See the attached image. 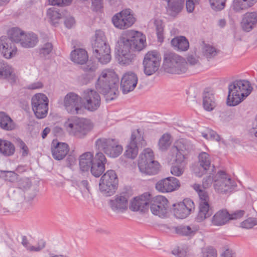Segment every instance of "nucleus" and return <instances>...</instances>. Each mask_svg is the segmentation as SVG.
Wrapping results in <instances>:
<instances>
[{
  "instance_id": "f257e3e1",
  "label": "nucleus",
  "mask_w": 257,
  "mask_h": 257,
  "mask_svg": "<svg viewBox=\"0 0 257 257\" xmlns=\"http://www.w3.org/2000/svg\"><path fill=\"white\" fill-rule=\"evenodd\" d=\"M146 46V37L141 32L127 31L120 36L116 49L118 52V61L123 65L131 64L134 60L132 51H140Z\"/></svg>"
},
{
  "instance_id": "f03ea898",
  "label": "nucleus",
  "mask_w": 257,
  "mask_h": 257,
  "mask_svg": "<svg viewBox=\"0 0 257 257\" xmlns=\"http://www.w3.org/2000/svg\"><path fill=\"white\" fill-rule=\"evenodd\" d=\"M119 79L113 71H103L98 78L96 88L102 93L106 102L115 99L119 93Z\"/></svg>"
},
{
  "instance_id": "7ed1b4c3",
  "label": "nucleus",
  "mask_w": 257,
  "mask_h": 257,
  "mask_svg": "<svg viewBox=\"0 0 257 257\" xmlns=\"http://www.w3.org/2000/svg\"><path fill=\"white\" fill-rule=\"evenodd\" d=\"M252 90L249 81L245 80L234 81L228 86L227 104L237 105L251 93Z\"/></svg>"
},
{
  "instance_id": "20e7f679",
  "label": "nucleus",
  "mask_w": 257,
  "mask_h": 257,
  "mask_svg": "<svg viewBox=\"0 0 257 257\" xmlns=\"http://www.w3.org/2000/svg\"><path fill=\"white\" fill-rule=\"evenodd\" d=\"M92 47L93 55L100 63L106 64L110 62L111 59L110 48L102 31L98 30L95 31V40Z\"/></svg>"
},
{
  "instance_id": "39448f33",
  "label": "nucleus",
  "mask_w": 257,
  "mask_h": 257,
  "mask_svg": "<svg viewBox=\"0 0 257 257\" xmlns=\"http://www.w3.org/2000/svg\"><path fill=\"white\" fill-rule=\"evenodd\" d=\"M67 131L78 138H84L93 128L91 121L84 118L72 117L64 123Z\"/></svg>"
},
{
  "instance_id": "423d86ee",
  "label": "nucleus",
  "mask_w": 257,
  "mask_h": 257,
  "mask_svg": "<svg viewBox=\"0 0 257 257\" xmlns=\"http://www.w3.org/2000/svg\"><path fill=\"white\" fill-rule=\"evenodd\" d=\"M138 165L141 172L149 175L157 174L160 170V164L154 160L153 152L150 148L140 154Z\"/></svg>"
},
{
  "instance_id": "0eeeda50",
  "label": "nucleus",
  "mask_w": 257,
  "mask_h": 257,
  "mask_svg": "<svg viewBox=\"0 0 257 257\" xmlns=\"http://www.w3.org/2000/svg\"><path fill=\"white\" fill-rule=\"evenodd\" d=\"M187 66L185 60L178 54L169 52L164 55L163 67L166 72L180 74L186 71Z\"/></svg>"
},
{
  "instance_id": "6e6552de",
  "label": "nucleus",
  "mask_w": 257,
  "mask_h": 257,
  "mask_svg": "<svg viewBox=\"0 0 257 257\" xmlns=\"http://www.w3.org/2000/svg\"><path fill=\"white\" fill-rule=\"evenodd\" d=\"M96 147L98 150L103 151L108 157L116 158L122 153V147L118 142L113 139L100 138L95 142Z\"/></svg>"
},
{
  "instance_id": "1a4fd4ad",
  "label": "nucleus",
  "mask_w": 257,
  "mask_h": 257,
  "mask_svg": "<svg viewBox=\"0 0 257 257\" xmlns=\"http://www.w3.org/2000/svg\"><path fill=\"white\" fill-rule=\"evenodd\" d=\"M118 178L114 170H109L101 177L99 182V189L106 196L113 195L117 188Z\"/></svg>"
},
{
  "instance_id": "9d476101",
  "label": "nucleus",
  "mask_w": 257,
  "mask_h": 257,
  "mask_svg": "<svg viewBox=\"0 0 257 257\" xmlns=\"http://www.w3.org/2000/svg\"><path fill=\"white\" fill-rule=\"evenodd\" d=\"M213 186L216 192L223 194L231 192L236 186L234 182L222 171H219L214 177Z\"/></svg>"
},
{
  "instance_id": "9b49d317",
  "label": "nucleus",
  "mask_w": 257,
  "mask_h": 257,
  "mask_svg": "<svg viewBox=\"0 0 257 257\" xmlns=\"http://www.w3.org/2000/svg\"><path fill=\"white\" fill-rule=\"evenodd\" d=\"M161 60V57L157 51L148 52L145 55L143 62L145 74L150 76L155 73L159 69Z\"/></svg>"
},
{
  "instance_id": "f8f14e48",
  "label": "nucleus",
  "mask_w": 257,
  "mask_h": 257,
  "mask_svg": "<svg viewBox=\"0 0 257 257\" xmlns=\"http://www.w3.org/2000/svg\"><path fill=\"white\" fill-rule=\"evenodd\" d=\"M193 149L191 142L186 139L181 138L175 142L172 150L176 153L175 161L181 164L186 159V156Z\"/></svg>"
},
{
  "instance_id": "ddd939ff",
  "label": "nucleus",
  "mask_w": 257,
  "mask_h": 257,
  "mask_svg": "<svg viewBox=\"0 0 257 257\" xmlns=\"http://www.w3.org/2000/svg\"><path fill=\"white\" fill-rule=\"evenodd\" d=\"M32 106L38 118H44L48 113V98L44 94H36L32 98Z\"/></svg>"
},
{
  "instance_id": "4468645a",
  "label": "nucleus",
  "mask_w": 257,
  "mask_h": 257,
  "mask_svg": "<svg viewBox=\"0 0 257 257\" xmlns=\"http://www.w3.org/2000/svg\"><path fill=\"white\" fill-rule=\"evenodd\" d=\"M146 144V142L139 130L133 132L130 142L124 152V156L129 159H134L138 154L139 148L145 146Z\"/></svg>"
},
{
  "instance_id": "2eb2a0df",
  "label": "nucleus",
  "mask_w": 257,
  "mask_h": 257,
  "mask_svg": "<svg viewBox=\"0 0 257 257\" xmlns=\"http://www.w3.org/2000/svg\"><path fill=\"white\" fill-rule=\"evenodd\" d=\"M81 97L77 94L71 92L64 97L62 105L65 110L72 114H78L81 111Z\"/></svg>"
},
{
  "instance_id": "dca6fc26",
  "label": "nucleus",
  "mask_w": 257,
  "mask_h": 257,
  "mask_svg": "<svg viewBox=\"0 0 257 257\" xmlns=\"http://www.w3.org/2000/svg\"><path fill=\"white\" fill-rule=\"evenodd\" d=\"M113 25L119 29H125L135 22V18L130 9H126L115 14L112 18Z\"/></svg>"
},
{
  "instance_id": "f3484780",
  "label": "nucleus",
  "mask_w": 257,
  "mask_h": 257,
  "mask_svg": "<svg viewBox=\"0 0 257 257\" xmlns=\"http://www.w3.org/2000/svg\"><path fill=\"white\" fill-rule=\"evenodd\" d=\"M81 99L84 108L89 111H94L100 106V96L95 90L90 89L85 90Z\"/></svg>"
},
{
  "instance_id": "a211bd4d",
  "label": "nucleus",
  "mask_w": 257,
  "mask_h": 257,
  "mask_svg": "<svg viewBox=\"0 0 257 257\" xmlns=\"http://www.w3.org/2000/svg\"><path fill=\"white\" fill-rule=\"evenodd\" d=\"M150 206L153 214L164 217L167 214L169 209L168 200L165 197L158 195L150 200Z\"/></svg>"
},
{
  "instance_id": "6ab92c4d",
  "label": "nucleus",
  "mask_w": 257,
  "mask_h": 257,
  "mask_svg": "<svg viewBox=\"0 0 257 257\" xmlns=\"http://www.w3.org/2000/svg\"><path fill=\"white\" fill-rule=\"evenodd\" d=\"M151 195L145 193L141 196L135 197L131 202L130 209L133 211L145 212L150 206Z\"/></svg>"
},
{
  "instance_id": "aec40b11",
  "label": "nucleus",
  "mask_w": 257,
  "mask_h": 257,
  "mask_svg": "<svg viewBox=\"0 0 257 257\" xmlns=\"http://www.w3.org/2000/svg\"><path fill=\"white\" fill-rule=\"evenodd\" d=\"M173 205L175 216L177 218L181 219L187 217L195 208L194 202L189 199H184L183 202Z\"/></svg>"
},
{
  "instance_id": "412c9836",
  "label": "nucleus",
  "mask_w": 257,
  "mask_h": 257,
  "mask_svg": "<svg viewBox=\"0 0 257 257\" xmlns=\"http://www.w3.org/2000/svg\"><path fill=\"white\" fill-rule=\"evenodd\" d=\"M128 196L125 193L115 195L108 201L112 210L117 213H123L127 209Z\"/></svg>"
},
{
  "instance_id": "4be33fe9",
  "label": "nucleus",
  "mask_w": 257,
  "mask_h": 257,
  "mask_svg": "<svg viewBox=\"0 0 257 257\" xmlns=\"http://www.w3.org/2000/svg\"><path fill=\"white\" fill-rule=\"evenodd\" d=\"M138 78L136 73L129 71L125 73L121 79L120 88L123 94L133 91L136 87Z\"/></svg>"
},
{
  "instance_id": "5701e85b",
  "label": "nucleus",
  "mask_w": 257,
  "mask_h": 257,
  "mask_svg": "<svg viewBox=\"0 0 257 257\" xmlns=\"http://www.w3.org/2000/svg\"><path fill=\"white\" fill-rule=\"evenodd\" d=\"M180 187L178 179L173 177H169L158 181L156 184L157 190L161 192H170Z\"/></svg>"
},
{
  "instance_id": "b1692460",
  "label": "nucleus",
  "mask_w": 257,
  "mask_h": 257,
  "mask_svg": "<svg viewBox=\"0 0 257 257\" xmlns=\"http://www.w3.org/2000/svg\"><path fill=\"white\" fill-rule=\"evenodd\" d=\"M106 162V159L102 152H98L96 154L93 162L90 168L93 176L95 177L101 176L104 171Z\"/></svg>"
},
{
  "instance_id": "393cba45",
  "label": "nucleus",
  "mask_w": 257,
  "mask_h": 257,
  "mask_svg": "<svg viewBox=\"0 0 257 257\" xmlns=\"http://www.w3.org/2000/svg\"><path fill=\"white\" fill-rule=\"evenodd\" d=\"M200 171H195L196 175L199 177L207 172L209 174L214 171V165H211L210 156L206 152H201L198 156Z\"/></svg>"
},
{
  "instance_id": "a878e982",
  "label": "nucleus",
  "mask_w": 257,
  "mask_h": 257,
  "mask_svg": "<svg viewBox=\"0 0 257 257\" xmlns=\"http://www.w3.org/2000/svg\"><path fill=\"white\" fill-rule=\"evenodd\" d=\"M0 49L2 50L4 56L7 59H10L15 56L17 49L14 43L6 36L0 38Z\"/></svg>"
},
{
  "instance_id": "bb28decb",
  "label": "nucleus",
  "mask_w": 257,
  "mask_h": 257,
  "mask_svg": "<svg viewBox=\"0 0 257 257\" xmlns=\"http://www.w3.org/2000/svg\"><path fill=\"white\" fill-rule=\"evenodd\" d=\"M51 152L55 159L62 160L69 152L68 145L65 143H59L53 141L51 145Z\"/></svg>"
},
{
  "instance_id": "cd10ccee",
  "label": "nucleus",
  "mask_w": 257,
  "mask_h": 257,
  "mask_svg": "<svg viewBox=\"0 0 257 257\" xmlns=\"http://www.w3.org/2000/svg\"><path fill=\"white\" fill-rule=\"evenodd\" d=\"M257 24V12H247L243 15L241 22V27L244 31L250 32Z\"/></svg>"
},
{
  "instance_id": "c85d7f7f",
  "label": "nucleus",
  "mask_w": 257,
  "mask_h": 257,
  "mask_svg": "<svg viewBox=\"0 0 257 257\" xmlns=\"http://www.w3.org/2000/svg\"><path fill=\"white\" fill-rule=\"evenodd\" d=\"M0 78L7 79L10 83H14L17 80L12 67L3 61H0Z\"/></svg>"
},
{
  "instance_id": "c756f323",
  "label": "nucleus",
  "mask_w": 257,
  "mask_h": 257,
  "mask_svg": "<svg viewBox=\"0 0 257 257\" xmlns=\"http://www.w3.org/2000/svg\"><path fill=\"white\" fill-rule=\"evenodd\" d=\"M171 45L173 49L179 52H184L188 50L189 43L187 38L182 36H176L171 41Z\"/></svg>"
},
{
  "instance_id": "7c9ffc66",
  "label": "nucleus",
  "mask_w": 257,
  "mask_h": 257,
  "mask_svg": "<svg viewBox=\"0 0 257 257\" xmlns=\"http://www.w3.org/2000/svg\"><path fill=\"white\" fill-rule=\"evenodd\" d=\"M71 60L75 63L84 65L88 61V55L85 50L77 48L71 53Z\"/></svg>"
},
{
  "instance_id": "2f4dec72",
  "label": "nucleus",
  "mask_w": 257,
  "mask_h": 257,
  "mask_svg": "<svg viewBox=\"0 0 257 257\" xmlns=\"http://www.w3.org/2000/svg\"><path fill=\"white\" fill-rule=\"evenodd\" d=\"M229 220V213L226 209H221L217 211L212 218V223L216 226H221Z\"/></svg>"
},
{
  "instance_id": "473e14b6",
  "label": "nucleus",
  "mask_w": 257,
  "mask_h": 257,
  "mask_svg": "<svg viewBox=\"0 0 257 257\" xmlns=\"http://www.w3.org/2000/svg\"><path fill=\"white\" fill-rule=\"evenodd\" d=\"M93 155L91 152H86L79 157V167L82 171H88L93 162Z\"/></svg>"
},
{
  "instance_id": "72a5a7b5",
  "label": "nucleus",
  "mask_w": 257,
  "mask_h": 257,
  "mask_svg": "<svg viewBox=\"0 0 257 257\" xmlns=\"http://www.w3.org/2000/svg\"><path fill=\"white\" fill-rule=\"evenodd\" d=\"M38 42L37 35L33 33L24 34L20 43L22 47L30 48L35 47Z\"/></svg>"
},
{
  "instance_id": "f704fd0d",
  "label": "nucleus",
  "mask_w": 257,
  "mask_h": 257,
  "mask_svg": "<svg viewBox=\"0 0 257 257\" xmlns=\"http://www.w3.org/2000/svg\"><path fill=\"white\" fill-rule=\"evenodd\" d=\"M213 213L212 208L208 204H199V211L196 217L197 222H202L206 218L210 217Z\"/></svg>"
},
{
  "instance_id": "c9c22d12",
  "label": "nucleus",
  "mask_w": 257,
  "mask_h": 257,
  "mask_svg": "<svg viewBox=\"0 0 257 257\" xmlns=\"http://www.w3.org/2000/svg\"><path fill=\"white\" fill-rule=\"evenodd\" d=\"M0 127L6 131H12L16 127V124L6 112H0Z\"/></svg>"
},
{
  "instance_id": "e433bc0d",
  "label": "nucleus",
  "mask_w": 257,
  "mask_h": 257,
  "mask_svg": "<svg viewBox=\"0 0 257 257\" xmlns=\"http://www.w3.org/2000/svg\"><path fill=\"white\" fill-rule=\"evenodd\" d=\"M199 230L197 225H180L175 228L176 233L184 236H193Z\"/></svg>"
},
{
  "instance_id": "4c0bfd02",
  "label": "nucleus",
  "mask_w": 257,
  "mask_h": 257,
  "mask_svg": "<svg viewBox=\"0 0 257 257\" xmlns=\"http://www.w3.org/2000/svg\"><path fill=\"white\" fill-rule=\"evenodd\" d=\"M203 105L205 110L210 111L216 106L213 94L209 92L204 91L203 96Z\"/></svg>"
},
{
  "instance_id": "58836bf2",
  "label": "nucleus",
  "mask_w": 257,
  "mask_h": 257,
  "mask_svg": "<svg viewBox=\"0 0 257 257\" xmlns=\"http://www.w3.org/2000/svg\"><path fill=\"white\" fill-rule=\"evenodd\" d=\"M15 152L14 145L10 141L0 139V153L6 156L13 155Z\"/></svg>"
},
{
  "instance_id": "ea45409f",
  "label": "nucleus",
  "mask_w": 257,
  "mask_h": 257,
  "mask_svg": "<svg viewBox=\"0 0 257 257\" xmlns=\"http://www.w3.org/2000/svg\"><path fill=\"white\" fill-rule=\"evenodd\" d=\"M193 189L198 193L200 198L199 204H208L209 203V197L207 192L205 189H202L201 185L198 184H194L193 185Z\"/></svg>"
},
{
  "instance_id": "a19ab883",
  "label": "nucleus",
  "mask_w": 257,
  "mask_h": 257,
  "mask_svg": "<svg viewBox=\"0 0 257 257\" xmlns=\"http://www.w3.org/2000/svg\"><path fill=\"white\" fill-rule=\"evenodd\" d=\"M24 33L18 28H13L9 31V39L12 43H19Z\"/></svg>"
},
{
  "instance_id": "79ce46f5",
  "label": "nucleus",
  "mask_w": 257,
  "mask_h": 257,
  "mask_svg": "<svg viewBox=\"0 0 257 257\" xmlns=\"http://www.w3.org/2000/svg\"><path fill=\"white\" fill-rule=\"evenodd\" d=\"M47 16L50 19L52 24L55 26L58 23L64 14H61L59 11L55 8H51L47 11Z\"/></svg>"
},
{
  "instance_id": "37998d69",
  "label": "nucleus",
  "mask_w": 257,
  "mask_h": 257,
  "mask_svg": "<svg viewBox=\"0 0 257 257\" xmlns=\"http://www.w3.org/2000/svg\"><path fill=\"white\" fill-rule=\"evenodd\" d=\"M153 23L155 27L158 40L160 42H162L164 39V26L163 22L160 20L155 19Z\"/></svg>"
},
{
  "instance_id": "c03bdc74",
  "label": "nucleus",
  "mask_w": 257,
  "mask_h": 257,
  "mask_svg": "<svg viewBox=\"0 0 257 257\" xmlns=\"http://www.w3.org/2000/svg\"><path fill=\"white\" fill-rule=\"evenodd\" d=\"M170 136L168 134H164L159 141V147L162 151L166 150L171 144Z\"/></svg>"
},
{
  "instance_id": "a18cd8bd",
  "label": "nucleus",
  "mask_w": 257,
  "mask_h": 257,
  "mask_svg": "<svg viewBox=\"0 0 257 257\" xmlns=\"http://www.w3.org/2000/svg\"><path fill=\"white\" fill-rule=\"evenodd\" d=\"M209 2L212 9L220 11L224 8L226 0H209Z\"/></svg>"
},
{
  "instance_id": "49530a36",
  "label": "nucleus",
  "mask_w": 257,
  "mask_h": 257,
  "mask_svg": "<svg viewBox=\"0 0 257 257\" xmlns=\"http://www.w3.org/2000/svg\"><path fill=\"white\" fill-rule=\"evenodd\" d=\"M203 55L207 58H211L217 54L216 49L209 45H205L202 50Z\"/></svg>"
},
{
  "instance_id": "de8ad7c7",
  "label": "nucleus",
  "mask_w": 257,
  "mask_h": 257,
  "mask_svg": "<svg viewBox=\"0 0 257 257\" xmlns=\"http://www.w3.org/2000/svg\"><path fill=\"white\" fill-rule=\"evenodd\" d=\"M232 7L236 12L250 8L246 2L243 0H234Z\"/></svg>"
},
{
  "instance_id": "09e8293b",
  "label": "nucleus",
  "mask_w": 257,
  "mask_h": 257,
  "mask_svg": "<svg viewBox=\"0 0 257 257\" xmlns=\"http://www.w3.org/2000/svg\"><path fill=\"white\" fill-rule=\"evenodd\" d=\"M256 225H257V219L252 217L248 218L240 223V226L245 229L252 228Z\"/></svg>"
},
{
  "instance_id": "8fccbe9b",
  "label": "nucleus",
  "mask_w": 257,
  "mask_h": 257,
  "mask_svg": "<svg viewBox=\"0 0 257 257\" xmlns=\"http://www.w3.org/2000/svg\"><path fill=\"white\" fill-rule=\"evenodd\" d=\"M97 68V65L95 62L88 61L85 65L82 66V69L87 73H93Z\"/></svg>"
},
{
  "instance_id": "3c124183",
  "label": "nucleus",
  "mask_w": 257,
  "mask_h": 257,
  "mask_svg": "<svg viewBox=\"0 0 257 257\" xmlns=\"http://www.w3.org/2000/svg\"><path fill=\"white\" fill-rule=\"evenodd\" d=\"M18 185L20 188L24 190L26 192L31 189L32 183L29 178H24L19 181Z\"/></svg>"
},
{
  "instance_id": "603ef678",
  "label": "nucleus",
  "mask_w": 257,
  "mask_h": 257,
  "mask_svg": "<svg viewBox=\"0 0 257 257\" xmlns=\"http://www.w3.org/2000/svg\"><path fill=\"white\" fill-rule=\"evenodd\" d=\"M17 146L22 151V156L25 157L27 156L29 153V149L26 144L21 139H17Z\"/></svg>"
},
{
  "instance_id": "864d4df0",
  "label": "nucleus",
  "mask_w": 257,
  "mask_h": 257,
  "mask_svg": "<svg viewBox=\"0 0 257 257\" xmlns=\"http://www.w3.org/2000/svg\"><path fill=\"white\" fill-rule=\"evenodd\" d=\"M52 49V44L51 43H46L40 49V54L46 56L51 52Z\"/></svg>"
},
{
  "instance_id": "5fc2aeb1",
  "label": "nucleus",
  "mask_w": 257,
  "mask_h": 257,
  "mask_svg": "<svg viewBox=\"0 0 257 257\" xmlns=\"http://www.w3.org/2000/svg\"><path fill=\"white\" fill-rule=\"evenodd\" d=\"M172 253L177 257H185L187 253V250L184 247L177 246L173 248Z\"/></svg>"
},
{
  "instance_id": "6e6d98bb",
  "label": "nucleus",
  "mask_w": 257,
  "mask_h": 257,
  "mask_svg": "<svg viewBox=\"0 0 257 257\" xmlns=\"http://www.w3.org/2000/svg\"><path fill=\"white\" fill-rule=\"evenodd\" d=\"M37 190L34 188L30 189L25 192V198L26 201L29 202L34 199L36 197Z\"/></svg>"
},
{
  "instance_id": "4d7b16f0",
  "label": "nucleus",
  "mask_w": 257,
  "mask_h": 257,
  "mask_svg": "<svg viewBox=\"0 0 257 257\" xmlns=\"http://www.w3.org/2000/svg\"><path fill=\"white\" fill-rule=\"evenodd\" d=\"M184 172L183 167L181 165H175L171 167V173L176 176H181Z\"/></svg>"
},
{
  "instance_id": "13d9d810",
  "label": "nucleus",
  "mask_w": 257,
  "mask_h": 257,
  "mask_svg": "<svg viewBox=\"0 0 257 257\" xmlns=\"http://www.w3.org/2000/svg\"><path fill=\"white\" fill-rule=\"evenodd\" d=\"M214 178L211 175H209L203 179L202 188L206 189L209 188L212 184Z\"/></svg>"
},
{
  "instance_id": "bf43d9fd",
  "label": "nucleus",
  "mask_w": 257,
  "mask_h": 257,
  "mask_svg": "<svg viewBox=\"0 0 257 257\" xmlns=\"http://www.w3.org/2000/svg\"><path fill=\"white\" fill-rule=\"evenodd\" d=\"M5 179L8 181L13 182L18 179V175L13 171H7Z\"/></svg>"
},
{
  "instance_id": "052dcab7",
  "label": "nucleus",
  "mask_w": 257,
  "mask_h": 257,
  "mask_svg": "<svg viewBox=\"0 0 257 257\" xmlns=\"http://www.w3.org/2000/svg\"><path fill=\"white\" fill-rule=\"evenodd\" d=\"M244 214L243 210H239L229 213V220L238 219L242 217Z\"/></svg>"
},
{
  "instance_id": "680f3d73",
  "label": "nucleus",
  "mask_w": 257,
  "mask_h": 257,
  "mask_svg": "<svg viewBox=\"0 0 257 257\" xmlns=\"http://www.w3.org/2000/svg\"><path fill=\"white\" fill-rule=\"evenodd\" d=\"M49 1L51 5L54 6H67L71 3L72 0H49Z\"/></svg>"
},
{
  "instance_id": "e2e57ef3",
  "label": "nucleus",
  "mask_w": 257,
  "mask_h": 257,
  "mask_svg": "<svg viewBox=\"0 0 257 257\" xmlns=\"http://www.w3.org/2000/svg\"><path fill=\"white\" fill-rule=\"evenodd\" d=\"M217 254L216 251L213 248H208L204 251L201 257H216Z\"/></svg>"
},
{
  "instance_id": "0e129e2a",
  "label": "nucleus",
  "mask_w": 257,
  "mask_h": 257,
  "mask_svg": "<svg viewBox=\"0 0 257 257\" xmlns=\"http://www.w3.org/2000/svg\"><path fill=\"white\" fill-rule=\"evenodd\" d=\"M220 257H235V252L231 249H226L222 251Z\"/></svg>"
},
{
  "instance_id": "69168bd1",
  "label": "nucleus",
  "mask_w": 257,
  "mask_h": 257,
  "mask_svg": "<svg viewBox=\"0 0 257 257\" xmlns=\"http://www.w3.org/2000/svg\"><path fill=\"white\" fill-rule=\"evenodd\" d=\"M198 3V2H196V1H194L192 0H187L186 6L188 12L192 13L194 9L195 4Z\"/></svg>"
},
{
  "instance_id": "338daca9",
  "label": "nucleus",
  "mask_w": 257,
  "mask_h": 257,
  "mask_svg": "<svg viewBox=\"0 0 257 257\" xmlns=\"http://www.w3.org/2000/svg\"><path fill=\"white\" fill-rule=\"evenodd\" d=\"M75 22L74 18L70 16L66 17L64 21V24L66 27L69 29L71 28L75 24Z\"/></svg>"
},
{
  "instance_id": "774afa93",
  "label": "nucleus",
  "mask_w": 257,
  "mask_h": 257,
  "mask_svg": "<svg viewBox=\"0 0 257 257\" xmlns=\"http://www.w3.org/2000/svg\"><path fill=\"white\" fill-rule=\"evenodd\" d=\"M43 86V84L41 82L37 81L29 85L27 88L29 89H37L42 88Z\"/></svg>"
}]
</instances>
